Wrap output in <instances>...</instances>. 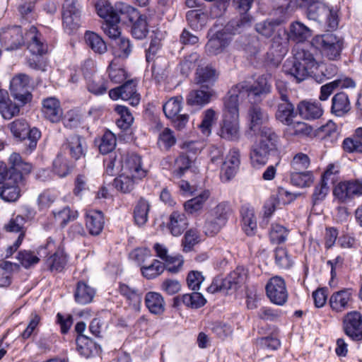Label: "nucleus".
I'll list each match as a JSON object with an SVG mask.
<instances>
[{
	"instance_id": "1",
	"label": "nucleus",
	"mask_w": 362,
	"mask_h": 362,
	"mask_svg": "<svg viewBox=\"0 0 362 362\" xmlns=\"http://www.w3.org/2000/svg\"><path fill=\"white\" fill-rule=\"evenodd\" d=\"M317 67L318 62L313 54L308 49L298 47L293 50V59L285 62L283 69L299 83L311 76Z\"/></svg>"
},
{
	"instance_id": "2",
	"label": "nucleus",
	"mask_w": 362,
	"mask_h": 362,
	"mask_svg": "<svg viewBox=\"0 0 362 362\" xmlns=\"http://www.w3.org/2000/svg\"><path fill=\"white\" fill-rule=\"evenodd\" d=\"M24 45L32 54L27 59L28 66L35 70L45 71V63L42 57L48 52V44L42 33L35 27L31 25L24 35Z\"/></svg>"
},
{
	"instance_id": "3",
	"label": "nucleus",
	"mask_w": 362,
	"mask_h": 362,
	"mask_svg": "<svg viewBox=\"0 0 362 362\" xmlns=\"http://www.w3.org/2000/svg\"><path fill=\"white\" fill-rule=\"evenodd\" d=\"M8 128L16 143L23 145V152L31 154L37 148L42 133L37 127H30L29 122L24 118L15 119L8 124Z\"/></svg>"
},
{
	"instance_id": "4",
	"label": "nucleus",
	"mask_w": 362,
	"mask_h": 362,
	"mask_svg": "<svg viewBox=\"0 0 362 362\" xmlns=\"http://www.w3.org/2000/svg\"><path fill=\"white\" fill-rule=\"evenodd\" d=\"M8 163L0 161V184L4 181L13 180L16 183H22L25 177L33 170V165L23 160L18 153L10 155Z\"/></svg>"
},
{
	"instance_id": "5",
	"label": "nucleus",
	"mask_w": 362,
	"mask_h": 362,
	"mask_svg": "<svg viewBox=\"0 0 362 362\" xmlns=\"http://www.w3.org/2000/svg\"><path fill=\"white\" fill-rule=\"evenodd\" d=\"M81 6L78 0H64L62 4V26L69 35H76L81 28Z\"/></svg>"
},
{
	"instance_id": "6",
	"label": "nucleus",
	"mask_w": 362,
	"mask_h": 362,
	"mask_svg": "<svg viewBox=\"0 0 362 362\" xmlns=\"http://www.w3.org/2000/svg\"><path fill=\"white\" fill-rule=\"evenodd\" d=\"M312 44L320 51L322 56L333 61L340 59L344 48L343 39L331 33L316 35Z\"/></svg>"
},
{
	"instance_id": "7",
	"label": "nucleus",
	"mask_w": 362,
	"mask_h": 362,
	"mask_svg": "<svg viewBox=\"0 0 362 362\" xmlns=\"http://www.w3.org/2000/svg\"><path fill=\"white\" fill-rule=\"evenodd\" d=\"M307 8V17L310 20L324 23L328 28L336 29L339 24L337 12L329 8L322 0L304 6Z\"/></svg>"
},
{
	"instance_id": "8",
	"label": "nucleus",
	"mask_w": 362,
	"mask_h": 362,
	"mask_svg": "<svg viewBox=\"0 0 362 362\" xmlns=\"http://www.w3.org/2000/svg\"><path fill=\"white\" fill-rule=\"evenodd\" d=\"M232 210L227 202H221L217 204L207 217L204 229L205 233L209 236L217 234L221 228L226 225Z\"/></svg>"
},
{
	"instance_id": "9",
	"label": "nucleus",
	"mask_w": 362,
	"mask_h": 362,
	"mask_svg": "<svg viewBox=\"0 0 362 362\" xmlns=\"http://www.w3.org/2000/svg\"><path fill=\"white\" fill-rule=\"evenodd\" d=\"M137 81L129 79L122 85L109 90V96L113 100L122 99L129 101L132 106H136L140 102V95L136 90Z\"/></svg>"
},
{
	"instance_id": "10",
	"label": "nucleus",
	"mask_w": 362,
	"mask_h": 362,
	"mask_svg": "<svg viewBox=\"0 0 362 362\" xmlns=\"http://www.w3.org/2000/svg\"><path fill=\"white\" fill-rule=\"evenodd\" d=\"M34 216L33 209L28 206L23 207L20 214L12 216L8 222L4 225V229L8 233H18V236L23 235V239H24L27 232L25 224L34 218Z\"/></svg>"
},
{
	"instance_id": "11",
	"label": "nucleus",
	"mask_w": 362,
	"mask_h": 362,
	"mask_svg": "<svg viewBox=\"0 0 362 362\" xmlns=\"http://www.w3.org/2000/svg\"><path fill=\"white\" fill-rule=\"evenodd\" d=\"M0 43L6 50H16L24 45L21 26L13 25L0 30Z\"/></svg>"
},
{
	"instance_id": "12",
	"label": "nucleus",
	"mask_w": 362,
	"mask_h": 362,
	"mask_svg": "<svg viewBox=\"0 0 362 362\" xmlns=\"http://www.w3.org/2000/svg\"><path fill=\"white\" fill-rule=\"evenodd\" d=\"M334 197L340 202H347L355 196H362V180H354L339 182L333 189Z\"/></svg>"
},
{
	"instance_id": "13",
	"label": "nucleus",
	"mask_w": 362,
	"mask_h": 362,
	"mask_svg": "<svg viewBox=\"0 0 362 362\" xmlns=\"http://www.w3.org/2000/svg\"><path fill=\"white\" fill-rule=\"evenodd\" d=\"M209 39L205 45V52L208 55H217L223 52L232 41V35L222 30L209 33Z\"/></svg>"
},
{
	"instance_id": "14",
	"label": "nucleus",
	"mask_w": 362,
	"mask_h": 362,
	"mask_svg": "<svg viewBox=\"0 0 362 362\" xmlns=\"http://www.w3.org/2000/svg\"><path fill=\"white\" fill-rule=\"evenodd\" d=\"M265 289L267 296L272 303L283 305L287 301L288 291L286 283L281 277H272L267 282Z\"/></svg>"
},
{
	"instance_id": "15",
	"label": "nucleus",
	"mask_w": 362,
	"mask_h": 362,
	"mask_svg": "<svg viewBox=\"0 0 362 362\" xmlns=\"http://www.w3.org/2000/svg\"><path fill=\"white\" fill-rule=\"evenodd\" d=\"M345 334L353 340H362V315L357 311L348 313L344 318Z\"/></svg>"
},
{
	"instance_id": "16",
	"label": "nucleus",
	"mask_w": 362,
	"mask_h": 362,
	"mask_svg": "<svg viewBox=\"0 0 362 362\" xmlns=\"http://www.w3.org/2000/svg\"><path fill=\"white\" fill-rule=\"evenodd\" d=\"M153 249L156 252V256L164 261L163 264L169 272L176 274L181 270L184 263L182 255H169L168 248L160 243H156L153 245Z\"/></svg>"
},
{
	"instance_id": "17",
	"label": "nucleus",
	"mask_w": 362,
	"mask_h": 362,
	"mask_svg": "<svg viewBox=\"0 0 362 362\" xmlns=\"http://www.w3.org/2000/svg\"><path fill=\"white\" fill-rule=\"evenodd\" d=\"M245 94L242 92V88L238 87V83L233 86L228 92L223 100V117H239V97H245Z\"/></svg>"
},
{
	"instance_id": "18",
	"label": "nucleus",
	"mask_w": 362,
	"mask_h": 362,
	"mask_svg": "<svg viewBox=\"0 0 362 362\" xmlns=\"http://www.w3.org/2000/svg\"><path fill=\"white\" fill-rule=\"evenodd\" d=\"M247 121L249 129L256 133L269 119L268 113L257 104H251L247 111Z\"/></svg>"
},
{
	"instance_id": "19",
	"label": "nucleus",
	"mask_w": 362,
	"mask_h": 362,
	"mask_svg": "<svg viewBox=\"0 0 362 362\" xmlns=\"http://www.w3.org/2000/svg\"><path fill=\"white\" fill-rule=\"evenodd\" d=\"M296 116L293 104L288 100V95L281 92V101L277 105L275 117L285 125H291Z\"/></svg>"
},
{
	"instance_id": "20",
	"label": "nucleus",
	"mask_w": 362,
	"mask_h": 362,
	"mask_svg": "<svg viewBox=\"0 0 362 362\" xmlns=\"http://www.w3.org/2000/svg\"><path fill=\"white\" fill-rule=\"evenodd\" d=\"M43 117L52 123H57L62 119L63 110L60 101L55 97H48L42 101Z\"/></svg>"
},
{
	"instance_id": "21",
	"label": "nucleus",
	"mask_w": 362,
	"mask_h": 362,
	"mask_svg": "<svg viewBox=\"0 0 362 362\" xmlns=\"http://www.w3.org/2000/svg\"><path fill=\"white\" fill-rule=\"evenodd\" d=\"M82 138L77 134L70 135L61 146L60 152L69 155L74 160L85 156L86 152L82 146Z\"/></svg>"
},
{
	"instance_id": "22",
	"label": "nucleus",
	"mask_w": 362,
	"mask_h": 362,
	"mask_svg": "<svg viewBox=\"0 0 362 362\" xmlns=\"http://www.w3.org/2000/svg\"><path fill=\"white\" fill-rule=\"evenodd\" d=\"M353 302L352 290L344 288L330 296L329 303L333 311L341 313L351 308Z\"/></svg>"
},
{
	"instance_id": "23",
	"label": "nucleus",
	"mask_w": 362,
	"mask_h": 362,
	"mask_svg": "<svg viewBox=\"0 0 362 362\" xmlns=\"http://www.w3.org/2000/svg\"><path fill=\"white\" fill-rule=\"evenodd\" d=\"M219 136L228 141H237L240 137L239 117H223Z\"/></svg>"
},
{
	"instance_id": "24",
	"label": "nucleus",
	"mask_w": 362,
	"mask_h": 362,
	"mask_svg": "<svg viewBox=\"0 0 362 362\" xmlns=\"http://www.w3.org/2000/svg\"><path fill=\"white\" fill-rule=\"evenodd\" d=\"M213 90L202 86L200 89L191 90L186 98L187 105L202 107L211 101Z\"/></svg>"
},
{
	"instance_id": "25",
	"label": "nucleus",
	"mask_w": 362,
	"mask_h": 362,
	"mask_svg": "<svg viewBox=\"0 0 362 362\" xmlns=\"http://www.w3.org/2000/svg\"><path fill=\"white\" fill-rule=\"evenodd\" d=\"M238 87L242 88V92L249 96L252 94L256 96L267 94L271 91V85L264 76H259L254 84L250 85L245 81L238 83Z\"/></svg>"
},
{
	"instance_id": "26",
	"label": "nucleus",
	"mask_w": 362,
	"mask_h": 362,
	"mask_svg": "<svg viewBox=\"0 0 362 362\" xmlns=\"http://www.w3.org/2000/svg\"><path fill=\"white\" fill-rule=\"evenodd\" d=\"M297 110L300 116L308 120L318 119L323 113L322 105L318 102L301 101L298 104Z\"/></svg>"
},
{
	"instance_id": "27",
	"label": "nucleus",
	"mask_w": 362,
	"mask_h": 362,
	"mask_svg": "<svg viewBox=\"0 0 362 362\" xmlns=\"http://www.w3.org/2000/svg\"><path fill=\"white\" fill-rule=\"evenodd\" d=\"M313 35L312 30L300 21H295L290 24L288 39L296 43L303 42Z\"/></svg>"
},
{
	"instance_id": "28",
	"label": "nucleus",
	"mask_w": 362,
	"mask_h": 362,
	"mask_svg": "<svg viewBox=\"0 0 362 362\" xmlns=\"http://www.w3.org/2000/svg\"><path fill=\"white\" fill-rule=\"evenodd\" d=\"M276 148L270 147L263 141H259L255 145L250 153V158L254 166L264 165L269 159L270 153Z\"/></svg>"
},
{
	"instance_id": "29",
	"label": "nucleus",
	"mask_w": 362,
	"mask_h": 362,
	"mask_svg": "<svg viewBox=\"0 0 362 362\" xmlns=\"http://www.w3.org/2000/svg\"><path fill=\"white\" fill-rule=\"evenodd\" d=\"M354 86L355 82L350 78L346 77L336 79L321 86L319 99L321 101L327 100L334 90L338 88H352Z\"/></svg>"
},
{
	"instance_id": "30",
	"label": "nucleus",
	"mask_w": 362,
	"mask_h": 362,
	"mask_svg": "<svg viewBox=\"0 0 362 362\" xmlns=\"http://www.w3.org/2000/svg\"><path fill=\"white\" fill-rule=\"evenodd\" d=\"M351 109V104L346 93L339 92L332 99L331 113L337 117H342Z\"/></svg>"
},
{
	"instance_id": "31",
	"label": "nucleus",
	"mask_w": 362,
	"mask_h": 362,
	"mask_svg": "<svg viewBox=\"0 0 362 362\" xmlns=\"http://www.w3.org/2000/svg\"><path fill=\"white\" fill-rule=\"evenodd\" d=\"M68 257L64 251L57 250L45 261L47 269L51 272L60 273L67 264Z\"/></svg>"
},
{
	"instance_id": "32",
	"label": "nucleus",
	"mask_w": 362,
	"mask_h": 362,
	"mask_svg": "<svg viewBox=\"0 0 362 362\" xmlns=\"http://www.w3.org/2000/svg\"><path fill=\"white\" fill-rule=\"evenodd\" d=\"M145 304L152 314L161 315L165 311V300L159 293L148 292L145 296Z\"/></svg>"
},
{
	"instance_id": "33",
	"label": "nucleus",
	"mask_w": 362,
	"mask_h": 362,
	"mask_svg": "<svg viewBox=\"0 0 362 362\" xmlns=\"http://www.w3.org/2000/svg\"><path fill=\"white\" fill-rule=\"evenodd\" d=\"M74 168V162L69 160L66 156L59 151L53 161V172L59 177H64L70 174Z\"/></svg>"
},
{
	"instance_id": "34",
	"label": "nucleus",
	"mask_w": 362,
	"mask_h": 362,
	"mask_svg": "<svg viewBox=\"0 0 362 362\" xmlns=\"http://www.w3.org/2000/svg\"><path fill=\"white\" fill-rule=\"evenodd\" d=\"M25 180L22 183H16L13 180H8L0 187V198L7 202H16L21 197V189L19 185H24Z\"/></svg>"
},
{
	"instance_id": "35",
	"label": "nucleus",
	"mask_w": 362,
	"mask_h": 362,
	"mask_svg": "<svg viewBox=\"0 0 362 362\" xmlns=\"http://www.w3.org/2000/svg\"><path fill=\"white\" fill-rule=\"evenodd\" d=\"M113 14L117 15L118 22L123 21L133 22L138 17L139 12L133 6L123 2H117L114 6Z\"/></svg>"
},
{
	"instance_id": "36",
	"label": "nucleus",
	"mask_w": 362,
	"mask_h": 362,
	"mask_svg": "<svg viewBox=\"0 0 362 362\" xmlns=\"http://www.w3.org/2000/svg\"><path fill=\"white\" fill-rule=\"evenodd\" d=\"M168 228L174 236L180 235L187 226V218L184 214L179 211H173L170 217Z\"/></svg>"
},
{
	"instance_id": "37",
	"label": "nucleus",
	"mask_w": 362,
	"mask_h": 362,
	"mask_svg": "<svg viewBox=\"0 0 362 362\" xmlns=\"http://www.w3.org/2000/svg\"><path fill=\"white\" fill-rule=\"evenodd\" d=\"M240 287L234 280H230L227 276L223 279L217 276L214 278L211 284L207 288V291L211 293L217 291L228 292L229 291H236Z\"/></svg>"
},
{
	"instance_id": "38",
	"label": "nucleus",
	"mask_w": 362,
	"mask_h": 362,
	"mask_svg": "<svg viewBox=\"0 0 362 362\" xmlns=\"http://www.w3.org/2000/svg\"><path fill=\"white\" fill-rule=\"evenodd\" d=\"M110 81L115 83H121L128 78V74L119 60L114 59L107 68Z\"/></svg>"
},
{
	"instance_id": "39",
	"label": "nucleus",
	"mask_w": 362,
	"mask_h": 362,
	"mask_svg": "<svg viewBox=\"0 0 362 362\" xmlns=\"http://www.w3.org/2000/svg\"><path fill=\"white\" fill-rule=\"evenodd\" d=\"M150 204L144 197H140L134 209V218L138 226H144L148 221Z\"/></svg>"
},
{
	"instance_id": "40",
	"label": "nucleus",
	"mask_w": 362,
	"mask_h": 362,
	"mask_svg": "<svg viewBox=\"0 0 362 362\" xmlns=\"http://www.w3.org/2000/svg\"><path fill=\"white\" fill-rule=\"evenodd\" d=\"M97 14L106 22H118L117 15L113 14L114 7L107 0H98L95 4Z\"/></svg>"
},
{
	"instance_id": "41",
	"label": "nucleus",
	"mask_w": 362,
	"mask_h": 362,
	"mask_svg": "<svg viewBox=\"0 0 362 362\" xmlns=\"http://www.w3.org/2000/svg\"><path fill=\"white\" fill-rule=\"evenodd\" d=\"M168 60L162 57H156L152 66V76L154 79L158 83L164 81L168 75Z\"/></svg>"
},
{
	"instance_id": "42",
	"label": "nucleus",
	"mask_w": 362,
	"mask_h": 362,
	"mask_svg": "<svg viewBox=\"0 0 362 362\" xmlns=\"http://www.w3.org/2000/svg\"><path fill=\"white\" fill-rule=\"evenodd\" d=\"M243 228L247 235H252L257 228V221L252 209L243 207L240 211Z\"/></svg>"
},
{
	"instance_id": "43",
	"label": "nucleus",
	"mask_w": 362,
	"mask_h": 362,
	"mask_svg": "<svg viewBox=\"0 0 362 362\" xmlns=\"http://www.w3.org/2000/svg\"><path fill=\"white\" fill-rule=\"evenodd\" d=\"M148 33V25L145 17L139 16L134 19L132 28L131 34L133 37L137 40L144 39Z\"/></svg>"
},
{
	"instance_id": "44",
	"label": "nucleus",
	"mask_w": 362,
	"mask_h": 362,
	"mask_svg": "<svg viewBox=\"0 0 362 362\" xmlns=\"http://www.w3.org/2000/svg\"><path fill=\"white\" fill-rule=\"evenodd\" d=\"M218 74L212 66L199 67L196 71L195 80L197 83H213L218 78Z\"/></svg>"
},
{
	"instance_id": "45",
	"label": "nucleus",
	"mask_w": 362,
	"mask_h": 362,
	"mask_svg": "<svg viewBox=\"0 0 362 362\" xmlns=\"http://www.w3.org/2000/svg\"><path fill=\"white\" fill-rule=\"evenodd\" d=\"M132 46L129 39L125 37H119L115 40L113 47V54L115 59H127L132 52Z\"/></svg>"
},
{
	"instance_id": "46",
	"label": "nucleus",
	"mask_w": 362,
	"mask_h": 362,
	"mask_svg": "<svg viewBox=\"0 0 362 362\" xmlns=\"http://www.w3.org/2000/svg\"><path fill=\"white\" fill-rule=\"evenodd\" d=\"M183 98L182 96H176L170 98L163 105V110L168 119H174L182 108Z\"/></svg>"
},
{
	"instance_id": "47",
	"label": "nucleus",
	"mask_w": 362,
	"mask_h": 362,
	"mask_svg": "<svg viewBox=\"0 0 362 362\" xmlns=\"http://www.w3.org/2000/svg\"><path fill=\"white\" fill-rule=\"evenodd\" d=\"M209 191H204L198 196L187 201L184 204L185 210L191 214L200 211L209 199Z\"/></svg>"
},
{
	"instance_id": "48",
	"label": "nucleus",
	"mask_w": 362,
	"mask_h": 362,
	"mask_svg": "<svg viewBox=\"0 0 362 362\" xmlns=\"http://www.w3.org/2000/svg\"><path fill=\"white\" fill-rule=\"evenodd\" d=\"M314 182L311 171L291 172V182L298 187H310Z\"/></svg>"
},
{
	"instance_id": "49",
	"label": "nucleus",
	"mask_w": 362,
	"mask_h": 362,
	"mask_svg": "<svg viewBox=\"0 0 362 362\" xmlns=\"http://www.w3.org/2000/svg\"><path fill=\"white\" fill-rule=\"evenodd\" d=\"M127 167L134 178H142L146 175V172L141 168V158L137 154H131L126 163Z\"/></svg>"
},
{
	"instance_id": "50",
	"label": "nucleus",
	"mask_w": 362,
	"mask_h": 362,
	"mask_svg": "<svg viewBox=\"0 0 362 362\" xmlns=\"http://www.w3.org/2000/svg\"><path fill=\"white\" fill-rule=\"evenodd\" d=\"M31 79L29 76L25 74H19L15 76L10 83V92H23L30 90V84Z\"/></svg>"
},
{
	"instance_id": "51",
	"label": "nucleus",
	"mask_w": 362,
	"mask_h": 362,
	"mask_svg": "<svg viewBox=\"0 0 362 362\" xmlns=\"http://www.w3.org/2000/svg\"><path fill=\"white\" fill-rule=\"evenodd\" d=\"M74 298L77 303L86 305L90 302V288L83 281H78L74 291Z\"/></svg>"
},
{
	"instance_id": "52",
	"label": "nucleus",
	"mask_w": 362,
	"mask_h": 362,
	"mask_svg": "<svg viewBox=\"0 0 362 362\" xmlns=\"http://www.w3.org/2000/svg\"><path fill=\"white\" fill-rule=\"evenodd\" d=\"M259 133L260 140L270 147L277 149V144L279 141V136L275 131L267 126H263L257 131Z\"/></svg>"
},
{
	"instance_id": "53",
	"label": "nucleus",
	"mask_w": 362,
	"mask_h": 362,
	"mask_svg": "<svg viewBox=\"0 0 362 362\" xmlns=\"http://www.w3.org/2000/svg\"><path fill=\"white\" fill-rule=\"evenodd\" d=\"M62 119L65 127L72 129L82 122L83 115L78 109L75 108L67 111Z\"/></svg>"
},
{
	"instance_id": "54",
	"label": "nucleus",
	"mask_w": 362,
	"mask_h": 362,
	"mask_svg": "<svg viewBox=\"0 0 362 362\" xmlns=\"http://www.w3.org/2000/svg\"><path fill=\"white\" fill-rule=\"evenodd\" d=\"M15 266V264L8 261L0 264V287H8L11 285Z\"/></svg>"
},
{
	"instance_id": "55",
	"label": "nucleus",
	"mask_w": 362,
	"mask_h": 362,
	"mask_svg": "<svg viewBox=\"0 0 362 362\" xmlns=\"http://www.w3.org/2000/svg\"><path fill=\"white\" fill-rule=\"evenodd\" d=\"M115 110L120 115V118L117 121V126L124 129H128L134 121L129 110L124 105H117Z\"/></svg>"
},
{
	"instance_id": "56",
	"label": "nucleus",
	"mask_w": 362,
	"mask_h": 362,
	"mask_svg": "<svg viewBox=\"0 0 362 362\" xmlns=\"http://www.w3.org/2000/svg\"><path fill=\"white\" fill-rule=\"evenodd\" d=\"M165 268L163 263L154 259L148 266H144L141 268V273L148 279H154L162 274Z\"/></svg>"
},
{
	"instance_id": "57",
	"label": "nucleus",
	"mask_w": 362,
	"mask_h": 362,
	"mask_svg": "<svg viewBox=\"0 0 362 362\" xmlns=\"http://www.w3.org/2000/svg\"><path fill=\"white\" fill-rule=\"evenodd\" d=\"M342 148L349 153H362V142L356 138L355 131L351 136L344 139Z\"/></svg>"
},
{
	"instance_id": "58",
	"label": "nucleus",
	"mask_w": 362,
	"mask_h": 362,
	"mask_svg": "<svg viewBox=\"0 0 362 362\" xmlns=\"http://www.w3.org/2000/svg\"><path fill=\"white\" fill-rule=\"evenodd\" d=\"M136 179L132 175H121L114 180V185L122 192L128 193L134 189Z\"/></svg>"
},
{
	"instance_id": "59",
	"label": "nucleus",
	"mask_w": 362,
	"mask_h": 362,
	"mask_svg": "<svg viewBox=\"0 0 362 362\" xmlns=\"http://www.w3.org/2000/svg\"><path fill=\"white\" fill-rule=\"evenodd\" d=\"M192 160L188 156L181 153L175 160L176 169L173 172V176L180 178L191 167Z\"/></svg>"
},
{
	"instance_id": "60",
	"label": "nucleus",
	"mask_w": 362,
	"mask_h": 362,
	"mask_svg": "<svg viewBox=\"0 0 362 362\" xmlns=\"http://www.w3.org/2000/svg\"><path fill=\"white\" fill-rule=\"evenodd\" d=\"M288 131L291 135L305 137L312 134L313 129L311 126L303 122H293L291 125H288Z\"/></svg>"
},
{
	"instance_id": "61",
	"label": "nucleus",
	"mask_w": 362,
	"mask_h": 362,
	"mask_svg": "<svg viewBox=\"0 0 362 362\" xmlns=\"http://www.w3.org/2000/svg\"><path fill=\"white\" fill-rule=\"evenodd\" d=\"M275 262L282 269H289L293 264V259L287 250L284 247H277L274 251Z\"/></svg>"
},
{
	"instance_id": "62",
	"label": "nucleus",
	"mask_w": 362,
	"mask_h": 362,
	"mask_svg": "<svg viewBox=\"0 0 362 362\" xmlns=\"http://www.w3.org/2000/svg\"><path fill=\"white\" fill-rule=\"evenodd\" d=\"M216 119V112L213 109L209 108L204 112L202 121L199 124V128L204 134H210L212 124Z\"/></svg>"
},
{
	"instance_id": "63",
	"label": "nucleus",
	"mask_w": 362,
	"mask_h": 362,
	"mask_svg": "<svg viewBox=\"0 0 362 362\" xmlns=\"http://www.w3.org/2000/svg\"><path fill=\"white\" fill-rule=\"evenodd\" d=\"M116 146L115 136L110 132H105L98 145L99 151L103 154H107L114 150Z\"/></svg>"
},
{
	"instance_id": "64",
	"label": "nucleus",
	"mask_w": 362,
	"mask_h": 362,
	"mask_svg": "<svg viewBox=\"0 0 362 362\" xmlns=\"http://www.w3.org/2000/svg\"><path fill=\"white\" fill-rule=\"evenodd\" d=\"M288 235V230L279 224L272 226L269 236L273 243L281 244L284 243Z\"/></svg>"
}]
</instances>
